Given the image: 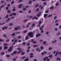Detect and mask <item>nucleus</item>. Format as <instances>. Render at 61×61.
<instances>
[{"label": "nucleus", "mask_w": 61, "mask_h": 61, "mask_svg": "<svg viewBox=\"0 0 61 61\" xmlns=\"http://www.w3.org/2000/svg\"><path fill=\"white\" fill-rule=\"evenodd\" d=\"M27 20H28L27 19L25 20H24V22H26V21H27Z\"/></svg>", "instance_id": "09e8293b"}, {"label": "nucleus", "mask_w": 61, "mask_h": 61, "mask_svg": "<svg viewBox=\"0 0 61 61\" xmlns=\"http://www.w3.org/2000/svg\"><path fill=\"white\" fill-rule=\"evenodd\" d=\"M55 31H57L58 30L57 28H55Z\"/></svg>", "instance_id": "603ef678"}, {"label": "nucleus", "mask_w": 61, "mask_h": 61, "mask_svg": "<svg viewBox=\"0 0 61 61\" xmlns=\"http://www.w3.org/2000/svg\"><path fill=\"white\" fill-rule=\"evenodd\" d=\"M35 19H36V20H37L38 19V18L36 16L34 17V18L32 19V20H34Z\"/></svg>", "instance_id": "1a4fd4ad"}, {"label": "nucleus", "mask_w": 61, "mask_h": 61, "mask_svg": "<svg viewBox=\"0 0 61 61\" xmlns=\"http://www.w3.org/2000/svg\"><path fill=\"white\" fill-rule=\"evenodd\" d=\"M28 38H29V37L28 36H26L25 38V40H27L28 39Z\"/></svg>", "instance_id": "9b49d317"}, {"label": "nucleus", "mask_w": 61, "mask_h": 61, "mask_svg": "<svg viewBox=\"0 0 61 61\" xmlns=\"http://www.w3.org/2000/svg\"><path fill=\"white\" fill-rule=\"evenodd\" d=\"M13 38L14 39V42H15V43H16V42L18 40L16 38H15V37H13Z\"/></svg>", "instance_id": "20e7f679"}, {"label": "nucleus", "mask_w": 61, "mask_h": 61, "mask_svg": "<svg viewBox=\"0 0 61 61\" xmlns=\"http://www.w3.org/2000/svg\"><path fill=\"white\" fill-rule=\"evenodd\" d=\"M10 18H8L7 20L6 21V22H8V21H10Z\"/></svg>", "instance_id": "423d86ee"}, {"label": "nucleus", "mask_w": 61, "mask_h": 61, "mask_svg": "<svg viewBox=\"0 0 61 61\" xmlns=\"http://www.w3.org/2000/svg\"><path fill=\"white\" fill-rule=\"evenodd\" d=\"M8 51L9 52H12V51L13 50H12L10 49H9L8 50Z\"/></svg>", "instance_id": "0eeeda50"}, {"label": "nucleus", "mask_w": 61, "mask_h": 61, "mask_svg": "<svg viewBox=\"0 0 61 61\" xmlns=\"http://www.w3.org/2000/svg\"><path fill=\"white\" fill-rule=\"evenodd\" d=\"M26 44V43H25V42H24L22 43L23 45H25V44Z\"/></svg>", "instance_id": "c9c22d12"}, {"label": "nucleus", "mask_w": 61, "mask_h": 61, "mask_svg": "<svg viewBox=\"0 0 61 61\" xmlns=\"http://www.w3.org/2000/svg\"><path fill=\"white\" fill-rule=\"evenodd\" d=\"M41 36V34L40 33H39L36 35V37H38V36Z\"/></svg>", "instance_id": "39448f33"}, {"label": "nucleus", "mask_w": 61, "mask_h": 61, "mask_svg": "<svg viewBox=\"0 0 61 61\" xmlns=\"http://www.w3.org/2000/svg\"><path fill=\"white\" fill-rule=\"evenodd\" d=\"M25 52H23L21 53V55L22 56V55H25Z\"/></svg>", "instance_id": "dca6fc26"}, {"label": "nucleus", "mask_w": 61, "mask_h": 61, "mask_svg": "<svg viewBox=\"0 0 61 61\" xmlns=\"http://www.w3.org/2000/svg\"><path fill=\"white\" fill-rule=\"evenodd\" d=\"M11 36H15V32L13 33V34H11Z\"/></svg>", "instance_id": "6ab92c4d"}, {"label": "nucleus", "mask_w": 61, "mask_h": 61, "mask_svg": "<svg viewBox=\"0 0 61 61\" xmlns=\"http://www.w3.org/2000/svg\"><path fill=\"white\" fill-rule=\"evenodd\" d=\"M15 18V17L14 16H12L11 17V19H14Z\"/></svg>", "instance_id": "4c0bfd02"}, {"label": "nucleus", "mask_w": 61, "mask_h": 61, "mask_svg": "<svg viewBox=\"0 0 61 61\" xmlns=\"http://www.w3.org/2000/svg\"><path fill=\"white\" fill-rule=\"evenodd\" d=\"M50 9H54V7L53 6L52 7H50Z\"/></svg>", "instance_id": "a18cd8bd"}, {"label": "nucleus", "mask_w": 61, "mask_h": 61, "mask_svg": "<svg viewBox=\"0 0 61 61\" xmlns=\"http://www.w3.org/2000/svg\"><path fill=\"white\" fill-rule=\"evenodd\" d=\"M40 49L41 50H42V49H44V47H43V46H41V47Z\"/></svg>", "instance_id": "4be33fe9"}, {"label": "nucleus", "mask_w": 61, "mask_h": 61, "mask_svg": "<svg viewBox=\"0 0 61 61\" xmlns=\"http://www.w3.org/2000/svg\"><path fill=\"white\" fill-rule=\"evenodd\" d=\"M37 42H36V41H35V42L33 41V44H36V43Z\"/></svg>", "instance_id": "6e6d98bb"}, {"label": "nucleus", "mask_w": 61, "mask_h": 61, "mask_svg": "<svg viewBox=\"0 0 61 61\" xmlns=\"http://www.w3.org/2000/svg\"><path fill=\"white\" fill-rule=\"evenodd\" d=\"M6 9L7 10H8V9H9V8H8L7 7H6Z\"/></svg>", "instance_id": "3c124183"}, {"label": "nucleus", "mask_w": 61, "mask_h": 61, "mask_svg": "<svg viewBox=\"0 0 61 61\" xmlns=\"http://www.w3.org/2000/svg\"><path fill=\"white\" fill-rule=\"evenodd\" d=\"M0 3L1 4H3L4 3V0H3V1H1L0 2Z\"/></svg>", "instance_id": "2f4dec72"}, {"label": "nucleus", "mask_w": 61, "mask_h": 61, "mask_svg": "<svg viewBox=\"0 0 61 61\" xmlns=\"http://www.w3.org/2000/svg\"><path fill=\"white\" fill-rule=\"evenodd\" d=\"M25 57H25V56H24L22 57V59H25Z\"/></svg>", "instance_id": "c03bdc74"}, {"label": "nucleus", "mask_w": 61, "mask_h": 61, "mask_svg": "<svg viewBox=\"0 0 61 61\" xmlns=\"http://www.w3.org/2000/svg\"><path fill=\"white\" fill-rule=\"evenodd\" d=\"M46 41H44L43 42V44H44V45H45L46 44Z\"/></svg>", "instance_id": "f704fd0d"}, {"label": "nucleus", "mask_w": 61, "mask_h": 61, "mask_svg": "<svg viewBox=\"0 0 61 61\" xmlns=\"http://www.w3.org/2000/svg\"><path fill=\"white\" fill-rule=\"evenodd\" d=\"M4 6H5L4 5H3L2 6L0 7V8H3V7H4Z\"/></svg>", "instance_id": "13d9d810"}, {"label": "nucleus", "mask_w": 61, "mask_h": 61, "mask_svg": "<svg viewBox=\"0 0 61 61\" xmlns=\"http://www.w3.org/2000/svg\"><path fill=\"white\" fill-rule=\"evenodd\" d=\"M13 60L14 61H16V59H15V58H14L13 59Z\"/></svg>", "instance_id": "0e129e2a"}, {"label": "nucleus", "mask_w": 61, "mask_h": 61, "mask_svg": "<svg viewBox=\"0 0 61 61\" xmlns=\"http://www.w3.org/2000/svg\"><path fill=\"white\" fill-rule=\"evenodd\" d=\"M23 10H26V8H23Z\"/></svg>", "instance_id": "052dcab7"}, {"label": "nucleus", "mask_w": 61, "mask_h": 61, "mask_svg": "<svg viewBox=\"0 0 61 61\" xmlns=\"http://www.w3.org/2000/svg\"><path fill=\"white\" fill-rule=\"evenodd\" d=\"M55 25H56V26H58V25H59V24L58 23H57L55 24Z\"/></svg>", "instance_id": "8fccbe9b"}, {"label": "nucleus", "mask_w": 61, "mask_h": 61, "mask_svg": "<svg viewBox=\"0 0 61 61\" xmlns=\"http://www.w3.org/2000/svg\"><path fill=\"white\" fill-rule=\"evenodd\" d=\"M39 28L40 30H42L43 29L42 28H41V27H40Z\"/></svg>", "instance_id": "7c9ffc66"}, {"label": "nucleus", "mask_w": 61, "mask_h": 61, "mask_svg": "<svg viewBox=\"0 0 61 61\" xmlns=\"http://www.w3.org/2000/svg\"><path fill=\"white\" fill-rule=\"evenodd\" d=\"M33 47H37V45H35L33 46Z\"/></svg>", "instance_id": "79ce46f5"}, {"label": "nucleus", "mask_w": 61, "mask_h": 61, "mask_svg": "<svg viewBox=\"0 0 61 61\" xmlns=\"http://www.w3.org/2000/svg\"><path fill=\"white\" fill-rule=\"evenodd\" d=\"M48 10H46V11H45V13H48Z\"/></svg>", "instance_id": "bf43d9fd"}, {"label": "nucleus", "mask_w": 61, "mask_h": 61, "mask_svg": "<svg viewBox=\"0 0 61 61\" xmlns=\"http://www.w3.org/2000/svg\"><path fill=\"white\" fill-rule=\"evenodd\" d=\"M29 60V59L28 58H27L26 59H25L24 61H27Z\"/></svg>", "instance_id": "4468645a"}, {"label": "nucleus", "mask_w": 61, "mask_h": 61, "mask_svg": "<svg viewBox=\"0 0 61 61\" xmlns=\"http://www.w3.org/2000/svg\"><path fill=\"white\" fill-rule=\"evenodd\" d=\"M29 3L30 4H31V3H32L31 1H29Z\"/></svg>", "instance_id": "680f3d73"}, {"label": "nucleus", "mask_w": 61, "mask_h": 61, "mask_svg": "<svg viewBox=\"0 0 61 61\" xmlns=\"http://www.w3.org/2000/svg\"><path fill=\"white\" fill-rule=\"evenodd\" d=\"M27 34L29 37H30L31 38H32L34 36V35H33L34 34V33L32 32H30L28 33Z\"/></svg>", "instance_id": "f257e3e1"}, {"label": "nucleus", "mask_w": 61, "mask_h": 61, "mask_svg": "<svg viewBox=\"0 0 61 61\" xmlns=\"http://www.w3.org/2000/svg\"><path fill=\"white\" fill-rule=\"evenodd\" d=\"M12 11H15V9H13L12 10Z\"/></svg>", "instance_id": "338daca9"}, {"label": "nucleus", "mask_w": 61, "mask_h": 61, "mask_svg": "<svg viewBox=\"0 0 61 61\" xmlns=\"http://www.w3.org/2000/svg\"><path fill=\"white\" fill-rule=\"evenodd\" d=\"M23 32V33L25 34V33H27V30H24Z\"/></svg>", "instance_id": "f8f14e48"}, {"label": "nucleus", "mask_w": 61, "mask_h": 61, "mask_svg": "<svg viewBox=\"0 0 61 61\" xmlns=\"http://www.w3.org/2000/svg\"><path fill=\"white\" fill-rule=\"evenodd\" d=\"M56 60H58L59 61H60L61 60V59L59 57H57L56 59Z\"/></svg>", "instance_id": "9d476101"}, {"label": "nucleus", "mask_w": 61, "mask_h": 61, "mask_svg": "<svg viewBox=\"0 0 61 61\" xmlns=\"http://www.w3.org/2000/svg\"><path fill=\"white\" fill-rule=\"evenodd\" d=\"M52 15H50L49 16H48V17H51V16H52Z\"/></svg>", "instance_id": "69168bd1"}, {"label": "nucleus", "mask_w": 61, "mask_h": 61, "mask_svg": "<svg viewBox=\"0 0 61 61\" xmlns=\"http://www.w3.org/2000/svg\"><path fill=\"white\" fill-rule=\"evenodd\" d=\"M34 57V55L33 56H30V58H32V57Z\"/></svg>", "instance_id": "de8ad7c7"}, {"label": "nucleus", "mask_w": 61, "mask_h": 61, "mask_svg": "<svg viewBox=\"0 0 61 61\" xmlns=\"http://www.w3.org/2000/svg\"><path fill=\"white\" fill-rule=\"evenodd\" d=\"M53 56H52V55H49L48 57H51Z\"/></svg>", "instance_id": "49530a36"}, {"label": "nucleus", "mask_w": 61, "mask_h": 61, "mask_svg": "<svg viewBox=\"0 0 61 61\" xmlns=\"http://www.w3.org/2000/svg\"><path fill=\"white\" fill-rule=\"evenodd\" d=\"M52 48L51 47H49V50H52Z\"/></svg>", "instance_id": "473e14b6"}, {"label": "nucleus", "mask_w": 61, "mask_h": 61, "mask_svg": "<svg viewBox=\"0 0 61 61\" xmlns=\"http://www.w3.org/2000/svg\"><path fill=\"white\" fill-rule=\"evenodd\" d=\"M46 2H45L43 4L44 5H46Z\"/></svg>", "instance_id": "5fc2aeb1"}, {"label": "nucleus", "mask_w": 61, "mask_h": 61, "mask_svg": "<svg viewBox=\"0 0 61 61\" xmlns=\"http://www.w3.org/2000/svg\"><path fill=\"white\" fill-rule=\"evenodd\" d=\"M22 4H21L20 5H19V6L18 7V8H21V7H22Z\"/></svg>", "instance_id": "6e6552de"}, {"label": "nucleus", "mask_w": 61, "mask_h": 61, "mask_svg": "<svg viewBox=\"0 0 61 61\" xmlns=\"http://www.w3.org/2000/svg\"><path fill=\"white\" fill-rule=\"evenodd\" d=\"M19 12L20 13H22L23 12V11L22 10H19Z\"/></svg>", "instance_id": "b1692460"}, {"label": "nucleus", "mask_w": 61, "mask_h": 61, "mask_svg": "<svg viewBox=\"0 0 61 61\" xmlns=\"http://www.w3.org/2000/svg\"><path fill=\"white\" fill-rule=\"evenodd\" d=\"M20 27V26H19L17 27H15V28L14 29L15 30H17L18 29H19Z\"/></svg>", "instance_id": "7ed1b4c3"}, {"label": "nucleus", "mask_w": 61, "mask_h": 61, "mask_svg": "<svg viewBox=\"0 0 61 61\" xmlns=\"http://www.w3.org/2000/svg\"><path fill=\"white\" fill-rule=\"evenodd\" d=\"M43 53H44V54H46L47 53V52L44 51H43Z\"/></svg>", "instance_id": "72a5a7b5"}, {"label": "nucleus", "mask_w": 61, "mask_h": 61, "mask_svg": "<svg viewBox=\"0 0 61 61\" xmlns=\"http://www.w3.org/2000/svg\"><path fill=\"white\" fill-rule=\"evenodd\" d=\"M14 0H13L12 2H11V5H13V4H14Z\"/></svg>", "instance_id": "412c9836"}, {"label": "nucleus", "mask_w": 61, "mask_h": 61, "mask_svg": "<svg viewBox=\"0 0 61 61\" xmlns=\"http://www.w3.org/2000/svg\"><path fill=\"white\" fill-rule=\"evenodd\" d=\"M3 45L4 46H8V44H7L4 43L3 44Z\"/></svg>", "instance_id": "2eb2a0df"}, {"label": "nucleus", "mask_w": 61, "mask_h": 61, "mask_svg": "<svg viewBox=\"0 0 61 61\" xmlns=\"http://www.w3.org/2000/svg\"><path fill=\"white\" fill-rule=\"evenodd\" d=\"M35 25H36V24L34 23L32 25V27H35Z\"/></svg>", "instance_id": "ddd939ff"}, {"label": "nucleus", "mask_w": 61, "mask_h": 61, "mask_svg": "<svg viewBox=\"0 0 61 61\" xmlns=\"http://www.w3.org/2000/svg\"><path fill=\"white\" fill-rule=\"evenodd\" d=\"M34 61H37V60H36V59H34Z\"/></svg>", "instance_id": "774afa93"}, {"label": "nucleus", "mask_w": 61, "mask_h": 61, "mask_svg": "<svg viewBox=\"0 0 61 61\" xmlns=\"http://www.w3.org/2000/svg\"><path fill=\"white\" fill-rule=\"evenodd\" d=\"M7 12L8 13H11V11H10V10H8L7 11Z\"/></svg>", "instance_id": "c756f323"}, {"label": "nucleus", "mask_w": 61, "mask_h": 61, "mask_svg": "<svg viewBox=\"0 0 61 61\" xmlns=\"http://www.w3.org/2000/svg\"><path fill=\"white\" fill-rule=\"evenodd\" d=\"M17 50H21L22 49H21L20 48H17Z\"/></svg>", "instance_id": "bb28decb"}, {"label": "nucleus", "mask_w": 61, "mask_h": 61, "mask_svg": "<svg viewBox=\"0 0 61 61\" xmlns=\"http://www.w3.org/2000/svg\"><path fill=\"white\" fill-rule=\"evenodd\" d=\"M21 38H22V36H19L18 37V38L19 39Z\"/></svg>", "instance_id": "37998d69"}, {"label": "nucleus", "mask_w": 61, "mask_h": 61, "mask_svg": "<svg viewBox=\"0 0 61 61\" xmlns=\"http://www.w3.org/2000/svg\"><path fill=\"white\" fill-rule=\"evenodd\" d=\"M8 48V47L5 46L4 48V49H7Z\"/></svg>", "instance_id": "f3484780"}, {"label": "nucleus", "mask_w": 61, "mask_h": 61, "mask_svg": "<svg viewBox=\"0 0 61 61\" xmlns=\"http://www.w3.org/2000/svg\"><path fill=\"white\" fill-rule=\"evenodd\" d=\"M56 18H57V17L56 16H55L54 17V19H55V20H56Z\"/></svg>", "instance_id": "4d7b16f0"}, {"label": "nucleus", "mask_w": 61, "mask_h": 61, "mask_svg": "<svg viewBox=\"0 0 61 61\" xmlns=\"http://www.w3.org/2000/svg\"><path fill=\"white\" fill-rule=\"evenodd\" d=\"M8 17H9V15H7L5 17V18L7 19L8 18Z\"/></svg>", "instance_id": "a211bd4d"}, {"label": "nucleus", "mask_w": 61, "mask_h": 61, "mask_svg": "<svg viewBox=\"0 0 61 61\" xmlns=\"http://www.w3.org/2000/svg\"><path fill=\"white\" fill-rule=\"evenodd\" d=\"M23 1V0H19L18 2V3H21V2H22V1Z\"/></svg>", "instance_id": "ea45409f"}, {"label": "nucleus", "mask_w": 61, "mask_h": 61, "mask_svg": "<svg viewBox=\"0 0 61 61\" xmlns=\"http://www.w3.org/2000/svg\"><path fill=\"white\" fill-rule=\"evenodd\" d=\"M6 57H10V55H8V54H7V55H6Z\"/></svg>", "instance_id": "e433bc0d"}, {"label": "nucleus", "mask_w": 61, "mask_h": 61, "mask_svg": "<svg viewBox=\"0 0 61 61\" xmlns=\"http://www.w3.org/2000/svg\"><path fill=\"white\" fill-rule=\"evenodd\" d=\"M4 42V40L1 39H0V42Z\"/></svg>", "instance_id": "58836bf2"}, {"label": "nucleus", "mask_w": 61, "mask_h": 61, "mask_svg": "<svg viewBox=\"0 0 61 61\" xmlns=\"http://www.w3.org/2000/svg\"><path fill=\"white\" fill-rule=\"evenodd\" d=\"M39 6V5H38V4H37L35 6V8H36V7H37Z\"/></svg>", "instance_id": "c85d7f7f"}, {"label": "nucleus", "mask_w": 61, "mask_h": 61, "mask_svg": "<svg viewBox=\"0 0 61 61\" xmlns=\"http://www.w3.org/2000/svg\"><path fill=\"white\" fill-rule=\"evenodd\" d=\"M11 25H13V23H10L9 25V26H11Z\"/></svg>", "instance_id": "cd10ccee"}, {"label": "nucleus", "mask_w": 61, "mask_h": 61, "mask_svg": "<svg viewBox=\"0 0 61 61\" xmlns=\"http://www.w3.org/2000/svg\"><path fill=\"white\" fill-rule=\"evenodd\" d=\"M41 21L42 22H43V21H44V19H43V18H42L41 19Z\"/></svg>", "instance_id": "a19ab883"}, {"label": "nucleus", "mask_w": 61, "mask_h": 61, "mask_svg": "<svg viewBox=\"0 0 61 61\" xmlns=\"http://www.w3.org/2000/svg\"><path fill=\"white\" fill-rule=\"evenodd\" d=\"M58 54V55H61V52H58L57 51L56 52V54L54 55L55 56H57V54Z\"/></svg>", "instance_id": "f03ea898"}, {"label": "nucleus", "mask_w": 61, "mask_h": 61, "mask_svg": "<svg viewBox=\"0 0 61 61\" xmlns=\"http://www.w3.org/2000/svg\"><path fill=\"white\" fill-rule=\"evenodd\" d=\"M37 16V17H38L39 16H40V14H37L36 15Z\"/></svg>", "instance_id": "5701e85b"}, {"label": "nucleus", "mask_w": 61, "mask_h": 61, "mask_svg": "<svg viewBox=\"0 0 61 61\" xmlns=\"http://www.w3.org/2000/svg\"><path fill=\"white\" fill-rule=\"evenodd\" d=\"M13 53L14 54H15L17 53V51H14L13 52Z\"/></svg>", "instance_id": "a878e982"}, {"label": "nucleus", "mask_w": 61, "mask_h": 61, "mask_svg": "<svg viewBox=\"0 0 61 61\" xmlns=\"http://www.w3.org/2000/svg\"><path fill=\"white\" fill-rule=\"evenodd\" d=\"M47 14H45L44 15V17L45 18L46 16H47Z\"/></svg>", "instance_id": "aec40b11"}, {"label": "nucleus", "mask_w": 61, "mask_h": 61, "mask_svg": "<svg viewBox=\"0 0 61 61\" xmlns=\"http://www.w3.org/2000/svg\"><path fill=\"white\" fill-rule=\"evenodd\" d=\"M34 39H33L31 40V42H34Z\"/></svg>", "instance_id": "e2e57ef3"}, {"label": "nucleus", "mask_w": 61, "mask_h": 61, "mask_svg": "<svg viewBox=\"0 0 61 61\" xmlns=\"http://www.w3.org/2000/svg\"><path fill=\"white\" fill-rule=\"evenodd\" d=\"M13 15H16V13H13Z\"/></svg>", "instance_id": "864d4df0"}, {"label": "nucleus", "mask_w": 61, "mask_h": 61, "mask_svg": "<svg viewBox=\"0 0 61 61\" xmlns=\"http://www.w3.org/2000/svg\"><path fill=\"white\" fill-rule=\"evenodd\" d=\"M10 41V40L9 39H7V40H6V41L7 42H8Z\"/></svg>", "instance_id": "393cba45"}]
</instances>
